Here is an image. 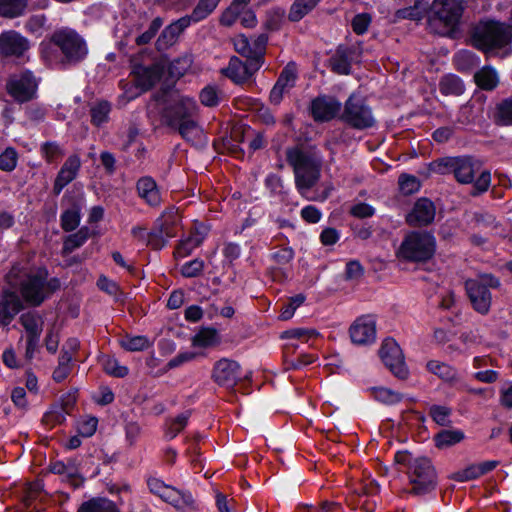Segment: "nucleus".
<instances>
[{
    "label": "nucleus",
    "instance_id": "1",
    "mask_svg": "<svg viewBox=\"0 0 512 512\" xmlns=\"http://www.w3.org/2000/svg\"><path fill=\"white\" fill-rule=\"evenodd\" d=\"M286 161L293 168L298 192L307 196L321 177L322 159L298 146L287 148Z\"/></svg>",
    "mask_w": 512,
    "mask_h": 512
},
{
    "label": "nucleus",
    "instance_id": "2",
    "mask_svg": "<svg viewBox=\"0 0 512 512\" xmlns=\"http://www.w3.org/2000/svg\"><path fill=\"white\" fill-rule=\"evenodd\" d=\"M61 289V280L54 276L49 278L46 267H39L35 273H28L20 282L19 292L23 304L29 307H40L53 294Z\"/></svg>",
    "mask_w": 512,
    "mask_h": 512
},
{
    "label": "nucleus",
    "instance_id": "3",
    "mask_svg": "<svg viewBox=\"0 0 512 512\" xmlns=\"http://www.w3.org/2000/svg\"><path fill=\"white\" fill-rule=\"evenodd\" d=\"M464 9L461 0H433L428 12V27L438 35L452 37L459 30Z\"/></svg>",
    "mask_w": 512,
    "mask_h": 512
},
{
    "label": "nucleus",
    "instance_id": "4",
    "mask_svg": "<svg viewBox=\"0 0 512 512\" xmlns=\"http://www.w3.org/2000/svg\"><path fill=\"white\" fill-rule=\"evenodd\" d=\"M511 42L512 26L498 21H481L471 34L472 45L484 52L504 48Z\"/></svg>",
    "mask_w": 512,
    "mask_h": 512
},
{
    "label": "nucleus",
    "instance_id": "5",
    "mask_svg": "<svg viewBox=\"0 0 512 512\" xmlns=\"http://www.w3.org/2000/svg\"><path fill=\"white\" fill-rule=\"evenodd\" d=\"M454 177L460 184H473L472 196L486 192L491 185V173L482 169V163L471 156H459Z\"/></svg>",
    "mask_w": 512,
    "mask_h": 512
},
{
    "label": "nucleus",
    "instance_id": "6",
    "mask_svg": "<svg viewBox=\"0 0 512 512\" xmlns=\"http://www.w3.org/2000/svg\"><path fill=\"white\" fill-rule=\"evenodd\" d=\"M500 286L498 278L492 274H482L465 282V289L475 311L486 315L490 311L492 294L490 289Z\"/></svg>",
    "mask_w": 512,
    "mask_h": 512
},
{
    "label": "nucleus",
    "instance_id": "7",
    "mask_svg": "<svg viewBox=\"0 0 512 512\" xmlns=\"http://www.w3.org/2000/svg\"><path fill=\"white\" fill-rule=\"evenodd\" d=\"M436 239L428 232H411L401 243L398 256L414 262L429 260L435 253Z\"/></svg>",
    "mask_w": 512,
    "mask_h": 512
},
{
    "label": "nucleus",
    "instance_id": "8",
    "mask_svg": "<svg viewBox=\"0 0 512 512\" xmlns=\"http://www.w3.org/2000/svg\"><path fill=\"white\" fill-rule=\"evenodd\" d=\"M50 41L59 47L68 63H79L88 53L85 40L72 29L56 30L52 34Z\"/></svg>",
    "mask_w": 512,
    "mask_h": 512
},
{
    "label": "nucleus",
    "instance_id": "9",
    "mask_svg": "<svg viewBox=\"0 0 512 512\" xmlns=\"http://www.w3.org/2000/svg\"><path fill=\"white\" fill-rule=\"evenodd\" d=\"M5 89L16 103L24 104L37 97L38 82L31 70L24 69L8 77Z\"/></svg>",
    "mask_w": 512,
    "mask_h": 512
},
{
    "label": "nucleus",
    "instance_id": "10",
    "mask_svg": "<svg viewBox=\"0 0 512 512\" xmlns=\"http://www.w3.org/2000/svg\"><path fill=\"white\" fill-rule=\"evenodd\" d=\"M409 474L413 494L422 495L435 489L436 472L428 458H414L410 463Z\"/></svg>",
    "mask_w": 512,
    "mask_h": 512
},
{
    "label": "nucleus",
    "instance_id": "11",
    "mask_svg": "<svg viewBox=\"0 0 512 512\" xmlns=\"http://www.w3.org/2000/svg\"><path fill=\"white\" fill-rule=\"evenodd\" d=\"M198 105L194 98L179 96L177 99L165 104L162 110L163 123L170 129L194 117Z\"/></svg>",
    "mask_w": 512,
    "mask_h": 512
},
{
    "label": "nucleus",
    "instance_id": "12",
    "mask_svg": "<svg viewBox=\"0 0 512 512\" xmlns=\"http://www.w3.org/2000/svg\"><path fill=\"white\" fill-rule=\"evenodd\" d=\"M384 365L398 379L405 380L409 376V369L399 344L391 337L385 338L378 351Z\"/></svg>",
    "mask_w": 512,
    "mask_h": 512
},
{
    "label": "nucleus",
    "instance_id": "13",
    "mask_svg": "<svg viewBox=\"0 0 512 512\" xmlns=\"http://www.w3.org/2000/svg\"><path fill=\"white\" fill-rule=\"evenodd\" d=\"M211 379L221 388L234 389L242 380V369L239 362L223 357L212 367Z\"/></svg>",
    "mask_w": 512,
    "mask_h": 512
},
{
    "label": "nucleus",
    "instance_id": "14",
    "mask_svg": "<svg viewBox=\"0 0 512 512\" xmlns=\"http://www.w3.org/2000/svg\"><path fill=\"white\" fill-rule=\"evenodd\" d=\"M341 108L342 103L336 97L321 94L311 100L309 113L316 123H325L335 119Z\"/></svg>",
    "mask_w": 512,
    "mask_h": 512
},
{
    "label": "nucleus",
    "instance_id": "15",
    "mask_svg": "<svg viewBox=\"0 0 512 512\" xmlns=\"http://www.w3.org/2000/svg\"><path fill=\"white\" fill-rule=\"evenodd\" d=\"M261 67L252 59L245 61L237 56H231L228 66L221 70L222 75L230 79L236 85L247 83Z\"/></svg>",
    "mask_w": 512,
    "mask_h": 512
},
{
    "label": "nucleus",
    "instance_id": "16",
    "mask_svg": "<svg viewBox=\"0 0 512 512\" xmlns=\"http://www.w3.org/2000/svg\"><path fill=\"white\" fill-rule=\"evenodd\" d=\"M30 48V40L16 30L0 34V55L4 58H22Z\"/></svg>",
    "mask_w": 512,
    "mask_h": 512
},
{
    "label": "nucleus",
    "instance_id": "17",
    "mask_svg": "<svg viewBox=\"0 0 512 512\" xmlns=\"http://www.w3.org/2000/svg\"><path fill=\"white\" fill-rule=\"evenodd\" d=\"M130 74L134 78L136 88H139L140 92H147L162 78L163 67L158 63L148 66L134 63Z\"/></svg>",
    "mask_w": 512,
    "mask_h": 512
},
{
    "label": "nucleus",
    "instance_id": "18",
    "mask_svg": "<svg viewBox=\"0 0 512 512\" xmlns=\"http://www.w3.org/2000/svg\"><path fill=\"white\" fill-rule=\"evenodd\" d=\"M25 306L16 291L10 288L0 289V327L9 326Z\"/></svg>",
    "mask_w": 512,
    "mask_h": 512
},
{
    "label": "nucleus",
    "instance_id": "19",
    "mask_svg": "<svg viewBox=\"0 0 512 512\" xmlns=\"http://www.w3.org/2000/svg\"><path fill=\"white\" fill-rule=\"evenodd\" d=\"M436 215L435 204L426 197L416 200L411 211L406 215V222L412 227L428 226Z\"/></svg>",
    "mask_w": 512,
    "mask_h": 512
},
{
    "label": "nucleus",
    "instance_id": "20",
    "mask_svg": "<svg viewBox=\"0 0 512 512\" xmlns=\"http://www.w3.org/2000/svg\"><path fill=\"white\" fill-rule=\"evenodd\" d=\"M194 24L187 16H182L167 25L156 40V48L158 51H164L173 46L179 36L191 25Z\"/></svg>",
    "mask_w": 512,
    "mask_h": 512
},
{
    "label": "nucleus",
    "instance_id": "21",
    "mask_svg": "<svg viewBox=\"0 0 512 512\" xmlns=\"http://www.w3.org/2000/svg\"><path fill=\"white\" fill-rule=\"evenodd\" d=\"M376 340V320L373 315H363L354 321V344L369 345Z\"/></svg>",
    "mask_w": 512,
    "mask_h": 512
},
{
    "label": "nucleus",
    "instance_id": "22",
    "mask_svg": "<svg viewBox=\"0 0 512 512\" xmlns=\"http://www.w3.org/2000/svg\"><path fill=\"white\" fill-rule=\"evenodd\" d=\"M136 192L150 207H157L161 204V193L157 182L152 176H142L136 182Z\"/></svg>",
    "mask_w": 512,
    "mask_h": 512
},
{
    "label": "nucleus",
    "instance_id": "23",
    "mask_svg": "<svg viewBox=\"0 0 512 512\" xmlns=\"http://www.w3.org/2000/svg\"><path fill=\"white\" fill-rule=\"evenodd\" d=\"M328 68L338 75H349L352 68V47L340 44L328 59Z\"/></svg>",
    "mask_w": 512,
    "mask_h": 512
},
{
    "label": "nucleus",
    "instance_id": "24",
    "mask_svg": "<svg viewBox=\"0 0 512 512\" xmlns=\"http://www.w3.org/2000/svg\"><path fill=\"white\" fill-rule=\"evenodd\" d=\"M90 237L91 230L88 226H82L75 233L68 234L63 239L61 255L63 257L70 255L83 246Z\"/></svg>",
    "mask_w": 512,
    "mask_h": 512
},
{
    "label": "nucleus",
    "instance_id": "25",
    "mask_svg": "<svg viewBox=\"0 0 512 512\" xmlns=\"http://www.w3.org/2000/svg\"><path fill=\"white\" fill-rule=\"evenodd\" d=\"M81 168L80 157L76 154L70 155L56 175V180L65 187L76 179Z\"/></svg>",
    "mask_w": 512,
    "mask_h": 512
},
{
    "label": "nucleus",
    "instance_id": "26",
    "mask_svg": "<svg viewBox=\"0 0 512 512\" xmlns=\"http://www.w3.org/2000/svg\"><path fill=\"white\" fill-rule=\"evenodd\" d=\"M429 9V0H414L413 5L402 9H398L395 12V17L396 19L421 21L424 17L428 18Z\"/></svg>",
    "mask_w": 512,
    "mask_h": 512
},
{
    "label": "nucleus",
    "instance_id": "27",
    "mask_svg": "<svg viewBox=\"0 0 512 512\" xmlns=\"http://www.w3.org/2000/svg\"><path fill=\"white\" fill-rule=\"evenodd\" d=\"M426 370L445 382L453 383L459 379L456 368L439 360H429L426 363Z\"/></svg>",
    "mask_w": 512,
    "mask_h": 512
},
{
    "label": "nucleus",
    "instance_id": "28",
    "mask_svg": "<svg viewBox=\"0 0 512 512\" xmlns=\"http://www.w3.org/2000/svg\"><path fill=\"white\" fill-rule=\"evenodd\" d=\"M147 486L152 494L158 496L164 502L170 505L176 502L173 498L176 496V488L166 484L163 480L156 477H149L147 479Z\"/></svg>",
    "mask_w": 512,
    "mask_h": 512
},
{
    "label": "nucleus",
    "instance_id": "29",
    "mask_svg": "<svg viewBox=\"0 0 512 512\" xmlns=\"http://www.w3.org/2000/svg\"><path fill=\"white\" fill-rule=\"evenodd\" d=\"M372 109L364 103L354 104V129L365 130L376 126Z\"/></svg>",
    "mask_w": 512,
    "mask_h": 512
},
{
    "label": "nucleus",
    "instance_id": "30",
    "mask_svg": "<svg viewBox=\"0 0 512 512\" xmlns=\"http://www.w3.org/2000/svg\"><path fill=\"white\" fill-rule=\"evenodd\" d=\"M172 130L177 131L183 140L192 145L199 143L203 135L202 128L193 118L182 122Z\"/></svg>",
    "mask_w": 512,
    "mask_h": 512
},
{
    "label": "nucleus",
    "instance_id": "31",
    "mask_svg": "<svg viewBox=\"0 0 512 512\" xmlns=\"http://www.w3.org/2000/svg\"><path fill=\"white\" fill-rule=\"evenodd\" d=\"M78 512H121L116 503L106 497H94L83 502Z\"/></svg>",
    "mask_w": 512,
    "mask_h": 512
},
{
    "label": "nucleus",
    "instance_id": "32",
    "mask_svg": "<svg viewBox=\"0 0 512 512\" xmlns=\"http://www.w3.org/2000/svg\"><path fill=\"white\" fill-rule=\"evenodd\" d=\"M475 83L486 91L494 90L499 84L497 71L491 66H484L474 74Z\"/></svg>",
    "mask_w": 512,
    "mask_h": 512
},
{
    "label": "nucleus",
    "instance_id": "33",
    "mask_svg": "<svg viewBox=\"0 0 512 512\" xmlns=\"http://www.w3.org/2000/svg\"><path fill=\"white\" fill-rule=\"evenodd\" d=\"M221 342L219 332L214 327H202L192 338L195 347L208 348Z\"/></svg>",
    "mask_w": 512,
    "mask_h": 512
},
{
    "label": "nucleus",
    "instance_id": "34",
    "mask_svg": "<svg viewBox=\"0 0 512 512\" xmlns=\"http://www.w3.org/2000/svg\"><path fill=\"white\" fill-rule=\"evenodd\" d=\"M192 411L186 410L167 423L164 430V438L167 441L175 439L188 425Z\"/></svg>",
    "mask_w": 512,
    "mask_h": 512
},
{
    "label": "nucleus",
    "instance_id": "35",
    "mask_svg": "<svg viewBox=\"0 0 512 512\" xmlns=\"http://www.w3.org/2000/svg\"><path fill=\"white\" fill-rule=\"evenodd\" d=\"M28 7V0H0V16L15 19L23 16Z\"/></svg>",
    "mask_w": 512,
    "mask_h": 512
},
{
    "label": "nucleus",
    "instance_id": "36",
    "mask_svg": "<svg viewBox=\"0 0 512 512\" xmlns=\"http://www.w3.org/2000/svg\"><path fill=\"white\" fill-rule=\"evenodd\" d=\"M112 105L108 100H100L93 104L90 108V122L93 126L99 128L110 119L109 115Z\"/></svg>",
    "mask_w": 512,
    "mask_h": 512
},
{
    "label": "nucleus",
    "instance_id": "37",
    "mask_svg": "<svg viewBox=\"0 0 512 512\" xmlns=\"http://www.w3.org/2000/svg\"><path fill=\"white\" fill-rule=\"evenodd\" d=\"M19 323L23 326L26 335H41L43 331L42 317L36 311L22 313Z\"/></svg>",
    "mask_w": 512,
    "mask_h": 512
},
{
    "label": "nucleus",
    "instance_id": "38",
    "mask_svg": "<svg viewBox=\"0 0 512 512\" xmlns=\"http://www.w3.org/2000/svg\"><path fill=\"white\" fill-rule=\"evenodd\" d=\"M204 239L205 235L201 234L199 231L190 234L188 237L179 241L175 249V255L181 258L189 256L194 249L203 243Z\"/></svg>",
    "mask_w": 512,
    "mask_h": 512
},
{
    "label": "nucleus",
    "instance_id": "39",
    "mask_svg": "<svg viewBox=\"0 0 512 512\" xmlns=\"http://www.w3.org/2000/svg\"><path fill=\"white\" fill-rule=\"evenodd\" d=\"M221 0H199L191 14L187 15L194 24L208 18L217 8Z\"/></svg>",
    "mask_w": 512,
    "mask_h": 512
},
{
    "label": "nucleus",
    "instance_id": "40",
    "mask_svg": "<svg viewBox=\"0 0 512 512\" xmlns=\"http://www.w3.org/2000/svg\"><path fill=\"white\" fill-rule=\"evenodd\" d=\"M318 336L319 332L316 329L303 327L290 328L282 331L280 334L281 339L297 340L301 343H307Z\"/></svg>",
    "mask_w": 512,
    "mask_h": 512
},
{
    "label": "nucleus",
    "instance_id": "41",
    "mask_svg": "<svg viewBox=\"0 0 512 512\" xmlns=\"http://www.w3.org/2000/svg\"><path fill=\"white\" fill-rule=\"evenodd\" d=\"M122 349L129 352L144 351L149 348L150 341L147 336L126 334L119 342Z\"/></svg>",
    "mask_w": 512,
    "mask_h": 512
},
{
    "label": "nucleus",
    "instance_id": "42",
    "mask_svg": "<svg viewBox=\"0 0 512 512\" xmlns=\"http://www.w3.org/2000/svg\"><path fill=\"white\" fill-rule=\"evenodd\" d=\"M464 439L461 430H441L434 436L436 447L443 449L453 446Z\"/></svg>",
    "mask_w": 512,
    "mask_h": 512
},
{
    "label": "nucleus",
    "instance_id": "43",
    "mask_svg": "<svg viewBox=\"0 0 512 512\" xmlns=\"http://www.w3.org/2000/svg\"><path fill=\"white\" fill-rule=\"evenodd\" d=\"M268 40V35L266 33H261L251 42V59L260 67L265 63Z\"/></svg>",
    "mask_w": 512,
    "mask_h": 512
},
{
    "label": "nucleus",
    "instance_id": "44",
    "mask_svg": "<svg viewBox=\"0 0 512 512\" xmlns=\"http://www.w3.org/2000/svg\"><path fill=\"white\" fill-rule=\"evenodd\" d=\"M192 59L189 56L179 57L170 62L167 69V74L170 79L174 81L182 78L190 69Z\"/></svg>",
    "mask_w": 512,
    "mask_h": 512
},
{
    "label": "nucleus",
    "instance_id": "45",
    "mask_svg": "<svg viewBox=\"0 0 512 512\" xmlns=\"http://www.w3.org/2000/svg\"><path fill=\"white\" fill-rule=\"evenodd\" d=\"M440 92L444 95H461L464 85L461 79L455 75L444 76L439 83Z\"/></svg>",
    "mask_w": 512,
    "mask_h": 512
},
{
    "label": "nucleus",
    "instance_id": "46",
    "mask_svg": "<svg viewBox=\"0 0 512 512\" xmlns=\"http://www.w3.org/2000/svg\"><path fill=\"white\" fill-rule=\"evenodd\" d=\"M82 211L64 209L60 215V226L65 232H73L81 222Z\"/></svg>",
    "mask_w": 512,
    "mask_h": 512
},
{
    "label": "nucleus",
    "instance_id": "47",
    "mask_svg": "<svg viewBox=\"0 0 512 512\" xmlns=\"http://www.w3.org/2000/svg\"><path fill=\"white\" fill-rule=\"evenodd\" d=\"M200 103L209 108L216 107L220 104V91L214 84L204 86L199 92Z\"/></svg>",
    "mask_w": 512,
    "mask_h": 512
},
{
    "label": "nucleus",
    "instance_id": "48",
    "mask_svg": "<svg viewBox=\"0 0 512 512\" xmlns=\"http://www.w3.org/2000/svg\"><path fill=\"white\" fill-rule=\"evenodd\" d=\"M457 161L458 157H443L429 163L428 169L430 172L440 175L454 174Z\"/></svg>",
    "mask_w": 512,
    "mask_h": 512
},
{
    "label": "nucleus",
    "instance_id": "49",
    "mask_svg": "<svg viewBox=\"0 0 512 512\" xmlns=\"http://www.w3.org/2000/svg\"><path fill=\"white\" fill-rule=\"evenodd\" d=\"M102 367L104 372L112 377L124 378L128 375L129 369L127 366L119 364V361L112 356H104L102 359Z\"/></svg>",
    "mask_w": 512,
    "mask_h": 512
},
{
    "label": "nucleus",
    "instance_id": "50",
    "mask_svg": "<svg viewBox=\"0 0 512 512\" xmlns=\"http://www.w3.org/2000/svg\"><path fill=\"white\" fill-rule=\"evenodd\" d=\"M495 122L499 125L512 126V96L497 105Z\"/></svg>",
    "mask_w": 512,
    "mask_h": 512
},
{
    "label": "nucleus",
    "instance_id": "51",
    "mask_svg": "<svg viewBox=\"0 0 512 512\" xmlns=\"http://www.w3.org/2000/svg\"><path fill=\"white\" fill-rule=\"evenodd\" d=\"M19 154L16 148L12 146L6 147L0 153V170L3 172H12L17 167Z\"/></svg>",
    "mask_w": 512,
    "mask_h": 512
},
{
    "label": "nucleus",
    "instance_id": "52",
    "mask_svg": "<svg viewBox=\"0 0 512 512\" xmlns=\"http://www.w3.org/2000/svg\"><path fill=\"white\" fill-rule=\"evenodd\" d=\"M398 186L399 191L403 195L408 196L417 193L420 190L421 182L416 176L403 173L398 178Z\"/></svg>",
    "mask_w": 512,
    "mask_h": 512
},
{
    "label": "nucleus",
    "instance_id": "53",
    "mask_svg": "<svg viewBox=\"0 0 512 512\" xmlns=\"http://www.w3.org/2000/svg\"><path fill=\"white\" fill-rule=\"evenodd\" d=\"M372 393L377 401L387 405L399 403L403 398L401 393L386 387L373 388Z\"/></svg>",
    "mask_w": 512,
    "mask_h": 512
},
{
    "label": "nucleus",
    "instance_id": "54",
    "mask_svg": "<svg viewBox=\"0 0 512 512\" xmlns=\"http://www.w3.org/2000/svg\"><path fill=\"white\" fill-rule=\"evenodd\" d=\"M163 26V18L160 16L155 17L149 24L147 30L138 35L135 39V43L138 46L146 45L157 35L160 28Z\"/></svg>",
    "mask_w": 512,
    "mask_h": 512
},
{
    "label": "nucleus",
    "instance_id": "55",
    "mask_svg": "<svg viewBox=\"0 0 512 512\" xmlns=\"http://www.w3.org/2000/svg\"><path fill=\"white\" fill-rule=\"evenodd\" d=\"M297 79V68L294 62H289L280 72L276 83L284 88H292L295 86Z\"/></svg>",
    "mask_w": 512,
    "mask_h": 512
},
{
    "label": "nucleus",
    "instance_id": "56",
    "mask_svg": "<svg viewBox=\"0 0 512 512\" xmlns=\"http://www.w3.org/2000/svg\"><path fill=\"white\" fill-rule=\"evenodd\" d=\"M314 9L315 7L307 3L300 0H294L289 9L288 20L293 23L299 22Z\"/></svg>",
    "mask_w": 512,
    "mask_h": 512
},
{
    "label": "nucleus",
    "instance_id": "57",
    "mask_svg": "<svg viewBox=\"0 0 512 512\" xmlns=\"http://www.w3.org/2000/svg\"><path fill=\"white\" fill-rule=\"evenodd\" d=\"M46 22L47 17L44 14L32 15L26 21L24 28L28 33L38 38L43 35Z\"/></svg>",
    "mask_w": 512,
    "mask_h": 512
},
{
    "label": "nucleus",
    "instance_id": "58",
    "mask_svg": "<svg viewBox=\"0 0 512 512\" xmlns=\"http://www.w3.org/2000/svg\"><path fill=\"white\" fill-rule=\"evenodd\" d=\"M40 153L48 164H52L62 156L63 151L56 141H46L41 144Z\"/></svg>",
    "mask_w": 512,
    "mask_h": 512
},
{
    "label": "nucleus",
    "instance_id": "59",
    "mask_svg": "<svg viewBox=\"0 0 512 512\" xmlns=\"http://www.w3.org/2000/svg\"><path fill=\"white\" fill-rule=\"evenodd\" d=\"M62 204L66 205V209L82 211L85 205V194L67 190L62 197Z\"/></svg>",
    "mask_w": 512,
    "mask_h": 512
},
{
    "label": "nucleus",
    "instance_id": "60",
    "mask_svg": "<svg viewBox=\"0 0 512 512\" xmlns=\"http://www.w3.org/2000/svg\"><path fill=\"white\" fill-rule=\"evenodd\" d=\"M119 87L123 90V93L118 97L119 104L131 102L143 93L140 92L139 88H136L135 83H126L124 80L119 82Z\"/></svg>",
    "mask_w": 512,
    "mask_h": 512
},
{
    "label": "nucleus",
    "instance_id": "61",
    "mask_svg": "<svg viewBox=\"0 0 512 512\" xmlns=\"http://www.w3.org/2000/svg\"><path fill=\"white\" fill-rule=\"evenodd\" d=\"M429 415L440 426H447L450 424L451 409L446 406L432 405L429 408Z\"/></svg>",
    "mask_w": 512,
    "mask_h": 512
},
{
    "label": "nucleus",
    "instance_id": "62",
    "mask_svg": "<svg viewBox=\"0 0 512 512\" xmlns=\"http://www.w3.org/2000/svg\"><path fill=\"white\" fill-rule=\"evenodd\" d=\"M204 269V261L195 258L184 263L181 267V274L185 278H194L198 277Z\"/></svg>",
    "mask_w": 512,
    "mask_h": 512
},
{
    "label": "nucleus",
    "instance_id": "63",
    "mask_svg": "<svg viewBox=\"0 0 512 512\" xmlns=\"http://www.w3.org/2000/svg\"><path fill=\"white\" fill-rule=\"evenodd\" d=\"M242 253L241 246L236 242H226L222 248L224 263L232 266L234 261L237 260Z\"/></svg>",
    "mask_w": 512,
    "mask_h": 512
},
{
    "label": "nucleus",
    "instance_id": "64",
    "mask_svg": "<svg viewBox=\"0 0 512 512\" xmlns=\"http://www.w3.org/2000/svg\"><path fill=\"white\" fill-rule=\"evenodd\" d=\"M233 46L238 54L248 60H251V41L246 35L239 34L235 36L233 38Z\"/></svg>",
    "mask_w": 512,
    "mask_h": 512
}]
</instances>
